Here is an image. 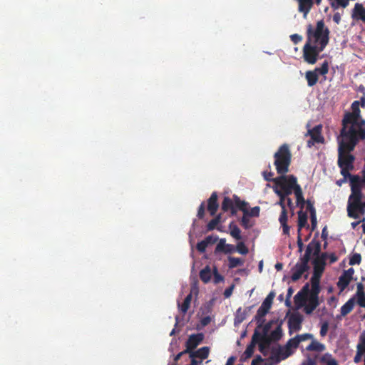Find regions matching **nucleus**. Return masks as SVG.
I'll use <instances>...</instances> for the list:
<instances>
[{
  "label": "nucleus",
  "instance_id": "1",
  "mask_svg": "<svg viewBox=\"0 0 365 365\" xmlns=\"http://www.w3.org/2000/svg\"><path fill=\"white\" fill-rule=\"evenodd\" d=\"M342 128L337 138L339 145L346 146L349 150H354L359 140L365 139V120L341 121Z\"/></svg>",
  "mask_w": 365,
  "mask_h": 365
},
{
  "label": "nucleus",
  "instance_id": "2",
  "mask_svg": "<svg viewBox=\"0 0 365 365\" xmlns=\"http://www.w3.org/2000/svg\"><path fill=\"white\" fill-rule=\"evenodd\" d=\"M307 42L313 45H317L319 51H324L329 40V30L325 27L323 20L318 21L316 29L314 30L311 24L307 26Z\"/></svg>",
  "mask_w": 365,
  "mask_h": 365
},
{
  "label": "nucleus",
  "instance_id": "3",
  "mask_svg": "<svg viewBox=\"0 0 365 365\" xmlns=\"http://www.w3.org/2000/svg\"><path fill=\"white\" fill-rule=\"evenodd\" d=\"M354 150H349L346 146L339 145L337 165L340 168V173L344 177L343 181L351 180L356 175H351L350 172L354 170L355 157L351 154Z\"/></svg>",
  "mask_w": 365,
  "mask_h": 365
},
{
  "label": "nucleus",
  "instance_id": "4",
  "mask_svg": "<svg viewBox=\"0 0 365 365\" xmlns=\"http://www.w3.org/2000/svg\"><path fill=\"white\" fill-rule=\"evenodd\" d=\"M274 165L279 175H285L289 172L292 162V153L289 146L284 143L279 146L274 155Z\"/></svg>",
  "mask_w": 365,
  "mask_h": 365
},
{
  "label": "nucleus",
  "instance_id": "5",
  "mask_svg": "<svg viewBox=\"0 0 365 365\" xmlns=\"http://www.w3.org/2000/svg\"><path fill=\"white\" fill-rule=\"evenodd\" d=\"M274 190H277L285 195L289 196L292 192L295 195V192L302 187L297 182V178L293 175H280V176L274 178Z\"/></svg>",
  "mask_w": 365,
  "mask_h": 365
},
{
  "label": "nucleus",
  "instance_id": "6",
  "mask_svg": "<svg viewBox=\"0 0 365 365\" xmlns=\"http://www.w3.org/2000/svg\"><path fill=\"white\" fill-rule=\"evenodd\" d=\"M359 181V175H355V176L352 177V179L349 180L351 193L349 195V200H348V206H347L348 215H351L350 213L351 212L350 207H359V205L361 202V198H362L361 187V185H358Z\"/></svg>",
  "mask_w": 365,
  "mask_h": 365
},
{
  "label": "nucleus",
  "instance_id": "7",
  "mask_svg": "<svg viewBox=\"0 0 365 365\" xmlns=\"http://www.w3.org/2000/svg\"><path fill=\"white\" fill-rule=\"evenodd\" d=\"M322 51H319V47L317 45H313L306 41L302 48L304 61L309 64L316 63Z\"/></svg>",
  "mask_w": 365,
  "mask_h": 365
},
{
  "label": "nucleus",
  "instance_id": "8",
  "mask_svg": "<svg viewBox=\"0 0 365 365\" xmlns=\"http://www.w3.org/2000/svg\"><path fill=\"white\" fill-rule=\"evenodd\" d=\"M322 125H317L312 129H309L306 135L310 136V140L307 141V147L312 148L315 143H324V138L322 135Z\"/></svg>",
  "mask_w": 365,
  "mask_h": 365
},
{
  "label": "nucleus",
  "instance_id": "9",
  "mask_svg": "<svg viewBox=\"0 0 365 365\" xmlns=\"http://www.w3.org/2000/svg\"><path fill=\"white\" fill-rule=\"evenodd\" d=\"M203 333H197L191 334L186 343H185V351H188L190 354L195 350V349L203 341L204 339Z\"/></svg>",
  "mask_w": 365,
  "mask_h": 365
},
{
  "label": "nucleus",
  "instance_id": "10",
  "mask_svg": "<svg viewBox=\"0 0 365 365\" xmlns=\"http://www.w3.org/2000/svg\"><path fill=\"white\" fill-rule=\"evenodd\" d=\"M354 273V269L353 268H349L347 270L344 271L342 274L339 277L337 282V287L341 291L344 290L348 287L352 279Z\"/></svg>",
  "mask_w": 365,
  "mask_h": 365
},
{
  "label": "nucleus",
  "instance_id": "11",
  "mask_svg": "<svg viewBox=\"0 0 365 365\" xmlns=\"http://www.w3.org/2000/svg\"><path fill=\"white\" fill-rule=\"evenodd\" d=\"M303 317L299 313L292 314L288 320V326L289 330L295 331H299L302 328V323L303 322Z\"/></svg>",
  "mask_w": 365,
  "mask_h": 365
},
{
  "label": "nucleus",
  "instance_id": "12",
  "mask_svg": "<svg viewBox=\"0 0 365 365\" xmlns=\"http://www.w3.org/2000/svg\"><path fill=\"white\" fill-rule=\"evenodd\" d=\"M360 103L358 101H355L351 104V112L346 113L343 118H345L346 120H360L361 118V111L359 109Z\"/></svg>",
  "mask_w": 365,
  "mask_h": 365
},
{
  "label": "nucleus",
  "instance_id": "13",
  "mask_svg": "<svg viewBox=\"0 0 365 365\" xmlns=\"http://www.w3.org/2000/svg\"><path fill=\"white\" fill-rule=\"evenodd\" d=\"M287 347L278 346V347L272 349V355L270 356V359L274 361V364H277L280 362L282 360L287 359L285 357V354L287 353Z\"/></svg>",
  "mask_w": 365,
  "mask_h": 365
},
{
  "label": "nucleus",
  "instance_id": "14",
  "mask_svg": "<svg viewBox=\"0 0 365 365\" xmlns=\"http://www.w3.org/2000/svg\"><path fill=\"white\" fill-rule=\"evenodd\" d=\"M271 342L272 341L268 338V336L261 335V333L257 330V343L259 345V350L264 356L267 355V349Z\"/></svg>",
  "mask_w": 365,
  "mask_h": 365
},
{
  "label": "nucleus",
  "instance_id": "15",
  "mask_svg": "<svg viewBox=\"0 0 365 365\" xmlns=\"http://www.w3.org/2000/svg\"><path fill=\"white\" fill-rule=\"evenodd\" d=\"M299 4L298 10L299 12L304 14V16L305 17L307 14L309 12L314 4V0H297ZM322 0H316V4L319 5L321 3Z\"/></svg>",
  "mask_w": 365,
  "mask_h": 365
},
{
  "label": "nucleus",
  "instance_id": "16",
  "mask_svg": "<svg viewBox=\"0 0 365 365\" xmlns=\"http://www.w3.org/2000/svg\"><path fill=\"white\" fill-rule=\"evenodd\" d=\"M219 207L217 202V195L216 192H213L207 200V210L210 215L213 216L216 214Z\"/></svg>",
  "mask_w": 365,
  "mask_h": 365
},
{
  "label": "nucleus",
  "instance_id": "17",
  "mask_svg": "<svg viewBox=\"0 0 365 365\" xmlns=\"http://www.w3.org/2000/svg\"><path fill=\"white\" fill-rule=\"evenodd\" d=\"M252 306L247 307L245 309L240 307L235 314L234 323L235 325L241 324L251 312Z\"/></svg>",
  "mask_w": 365,
  "mask_h": 365
},
{
  "label": "nucleus",
  "instance_id": "18",
  "mask_svg": "<svg viewBox=\"0 0 365 365\" xmlns=\"http://www.w3.org/2000/svg\"><path fill=\"white\" fill-rule=\"evenodd\" d=\"M309 269V267H306L300 263H297L292 268V279L294 282L297 281L302 277V275Z\"/></svg>",
  "mask_w": 365,
  "mask_h": 365
},
{
  "label": "nucleus",
  "instance_id": "19",
  "mask_svg": "<svg viewBox=\"0 0 365 365\" xmlns=\"http://www.w3.org/2000/svg\"><path fill=\"white\" fill-rule=\"evenodd\" d=\"M210 354V348L208 346H203L196 351H192L189 354L190 358H199L201 361L206 359Z\"/></svg>",
  "mask_w": 365,
  "mask_h": 365
},
{
  "label": "nucleus",
  "instance_id": "20",
  "mask_svg": "<svg viewBox=\"0 0 365 365\" xmlns=\"http://www.w3.org/2000/svg\"><path fill=\"white\" fill-rule=\"evenodd\" d=\"M257 343V330L255 329V332L252 336L251 343L249 345H247V346L244 352V354L246 358H250L252 356V354L254 353V349H255V346Z\"/></svg>",
  "mask_w": 365,
  "mask_h": 365
},
{
  "label": "nucleus",
  "instance_id": "21",
  "mask_svg": "<svg viewBox=\"0 0 365 365\" xmlns=\"http://www.w3.org/2000/svg\"><path fill=\"white\" fill-rule=\"evenodd\" d=\"M268 312V311L259 307L255 317V320L257 324L255 329L259 330L262 327L263 324L265 322L264 317Z\"/></svg>",
  "mask_w": 365,
  "mask_h": 365
},
{
  "label": "nucleus",
  "instance_id": "22",
  "mask_svg": "<svg viewBox=\"0 0 365 365\" xmlns=\"http://www.w3.org/2000/svg\"><path fill=\"white\" fill-rule=\"evenodd\" d=\"M352 18L356 19H360L361 21L365 20V8L361 4H356L353 9Z\"/></svg>",
  "mask_w": 365,
  "mask_h": 365
},
{
  "label": "nucleus",
  "instance_id": "23",
  "mask_svg": "<svg viewBox=\"0 0 365 365\" xmlns=\"http://www.w3.org/2000/svg\"><path fill=\"white\" fill-rule=\"evenodd\" d=\"M312 263L314 266V275L312 277L319 278L324 270L326 262L314 259Z\"/></svg>",
  "mask_w": 365,
  "mask_h": 365
},
{
  "label": "nucleus",
  "instance_id": "24",
  "mask_svg": "<svg viewBox=\"0 0 365 365\" xmlns=\"http://www.w3.org/2000/svg\"><path fill=\"white\" fill-rule=\"evenodd\" d=\"M274 192L277 194V195L279 197V200L276 203L277 205H279L281 207L282 211L280 215H287V210L286 208V199L287 198V195H285L284 194L281 193V192L274 190Z\"/></svg>",
  "mask_w": 365,
  "mask_h": 365
},
{
  "label": "nucleus",
  "instance_id": "25",
  "mask_svg": "<svg viewBox=\"0 0 365 365\" xmlns=\"http://www.w3.org/2000/svg\"><path fill=\"white\" fill-rule=\"evenodd\" d=\"M305 78L307 81V85L309 87H313L318 82L319 76L314 71H307L305 73Z\"/></svg>",
  "mask_w": 365,
  "mask_h": 365
},
{
  "label": "nucleus",
  "instance_id": "26",
  "mask_svg": "<svg viewBox=\"0 0 365 365\" xmlns=\"http://www.w3.org/2000/svg\"><path fill=\"white\" fill-rule=\"evenodd\" d=\"M306 249H309L312 255H318L321 252V243L319 241L314 238L307 245Z\"/></svg>",
  "mask_w": 365,
  "mask_h": 365
},
{
  "label": "nucleus",
  "instance_id": "27",
  "mask_svg": "<svg viewBox=\"0 0 365 365\" xmlns=\"http://www.w3.org/2000/svg\"><path fill=\"white\" fill-rule=\"evenodd\" d=\"M355 304V299L354 297L349 299L341 307V315L342 317L346 316L354 309Z\"/></svg>",
  "mask_w": 365,
  "mask_h": 365
},
{
  "label": "nucleus",
  "instance_id": "28",
  "mask_svg": "<svg viewBox=\"0 0 365 365\" xmlns=\"http://www.w3.org/2000/svg\"><path fill=\"white\" fill-rule=\"evenodd\" d=\"M298 215V233H300L301 230L307 225V214L303 210H299Z\"/></svg>",
  "mask_w": 365,
  "mask_h": 365
},
{
  "label": "nucleus",
  "instance_id": "29",
  "mask_svg": "<svg viewBox=\"0 0 365 365\" xmlns=\"http://www.w3.org/2000/svg\"><path fill=\"white\" fill-rule=\"evenodd\" d=\"M300 343V340H299V338L297 336H295L294 338L290 339L286 344L287 347V354H285V357H289L292 354V351H291V348H297L299 344Z\"/></svg>",
  "mask_w": 365,
  "mask_h": 365
},
{
  "label": "nucleus",
  "instance_id": "30",
  "mask_svg": "<svg viewBox=\"0 0 365 365\" xmlns=\"http://www.w3.org/2000/svg\"><path fill=\"white\" fill-rule=\"evenodd\" d=\"M318 305V297H310L309 304L304 307L305 313L307 314L312 313Z\"/></svg>",
  "mask_w": 365,
  "mask_h": 365
},
{
  "label": "nucleus",
  "instance_id": "31",
  "mask_svg": "<svg viewBox=\"0 0 365 365\" xmlns=\"http://www.w3.org/2000/svg\"><path fill=\"white\" fill-rule=\"evenodd\" d=\"M199 276L204 283L209 282L212 277V272L210 266L207 265L205 268L200 270Z\"/></svg>",
  "mask_w": 365,
  "mask_h": 365
},
{
  "label": "nucleus",
  "instance_id": "32",
  "mask_svg": "<svg viewBox=\"0 0 365 365\" xmlns=\"http://www.w3.org/2000/svg\"><path fill=\"white\" fill-rule=\"evenodd\" d=\"M192 293L190 292L189 294H187L186 296V297L185 298L184 302H182V304H180V303H178V307L183 314L187 313V310L189 309L190 303H191V300H192Z\"/></svg>",
  "mask_w": 365,
  "mask_h": 365
},
{
  "label": "nucleus",
  "instance_id": "33",
  "mask_svg": "<svg viewBox=\"0 0 365 365\" xmlns=\"http://www.w3.org/2000/svg\"><path fill=\"white\" fill-rule=\"evenodd\" d=\"M356 295L357 297V303L360 307H361L364 305L363 303L365 301V293L362 283L357 284V291Z\"/></svg>",
  "mask_w": 365,
  "mask_h": 365
},
{
  "label": "nucleus",
  "instance_id": "34",
  "mask_svg": "<svg viewBox=\"0 0 365 365\" xmlns=\"http://www.w3.org/2000/svg\"><path fill=\"white\" fill-rule=\"evenodd\" d=\"M288 217L287 215H280L279 217V222L282 227L283 234L285 235H289L290 227L287 225Z\"/></svg>",
  "mask_w": 365,
  "mask_h": 365
},
{
  "label": "nucleus",
  "instance_id": "35",
  "mask_svg": "<svg viewBox=\"0 0 365 365\" xmlns=\"http://www.w3.org/2000/svg\"><path fill=\"white\" fill-rule=\"evenodd\" d=\"M294 195L296 197L297 206L300 208V210H302L307 202V200H305L304 198L302 189L301 188L300 190H298L297 192H295Z\"/></svg>",
  "mask_w": 365,
  "mask_h": 365
},
{
  "label": "nucleus",
  "instance_id": "36",
  "mask_svg": "<svg viewBox=\"0 0 365 365\" xmlns=\"http://www.w3.org/2000/svg\"><path fill=\"white\" fill-rule=\"evenodd\" d=\"M229 229L230 230V235L239 240H241L242 239V236L240 235L241 233V231L240 230V228L233 222H230V225H229Z\"/></svg>",
  "mask_w": 365,
  "mask_h": 365
},
{
  "label": "nucleus",
  "instance_id": "37",
  "mask_svg": "<svg viewBox=\"0 0 365 365\" xmlns=\"http://www.w3.org/2000/svg\"><path fill=\"white\" fill-rule=\"evenodd\" d=\"M319 278L312 277V293L310 297H318V294L320 292L319 287Z\"/></svg>",
  "mask_w": 365,
  "mask_h": 365
},
{
  "label": "nucleus",
  "instance_id": "38",
  "mask_svg": "<svg viewBox=\"0 0 365 365\" xmlns=\"http://www.w3.org/2000/svg\"><path fill=\"white\" fill-rule=\"evenodd\" d=\"M233 197L235 200V206H236L240 210L242 211L243 214L246 215V212H247V202L245 201H242L237 195H234Z\"/></svg>",
  "mask_w": 365,
  "mask_h": 365
},
{
  "label": "nucleus",
  "instance_id": "39",
  "mask_svg": "<svg viewBox=\"0 0 365 365\" xmlns=\"http://www.w3.org/2000/svg\"><path fill=\"white\" fill-rule=\"evenodd\" d=\"M282 336V329L281 326L279 325L274 330L271 331L270 334L268 335V338L272 341H277L281 339Z\"/></svg>",
  "mask_w": 365,
  "mask_h": 365
},
{
  "label": "nucleus",
  "instance_id": "40",
  "mask_svg": "<svg viewBox=\"0 0 365 365\" xmlns=\"http://www.w3.org/2000/svg\"><path fill=\"white\" fill-rule=\"evenodd\" d=\"M229 264L228 267L230 269H234L239 266H242L244 264V260L241 258L234 257H228Z\"/></svg>",
  "mask_w": 365,
  "mask_h": 365
},
{
  "label": "nucleus",
  "instance_id": "41",
  "mask_svg": "<svg viewBox=\"0 0 365 365\" xmlns=\"http://www.w3.org/2000/svg\"><path fill=\"white\" fill-rule=\"evenodd\" d=\"M306 349L307 351H322L324 349V346L317 341H312L310 344L307 346Z\"/></svg>",
  "mask_w": 365,
  "mask_h": 365
},
{
  "label": "nucleus",
  "instance_id": "42",
  "mask_svg": "<svg viewBox=\"0 0 365 365\" xmlns=\"http://www.w3.org/2000/svg\"><path fill=\"white\" fill-rule=\"evenodd\" d=\"M307 297L298 292L294 297V304L298 308L303 307L306 302Z\"/></svg>",
  "mask_w": 365,
  "mask_h": 365
},
{
  "label": "nucleus",
  "instance_id": "43",
  "mask_svg": "<svg viewBox=\"0 0 365 365\" xmlns=\"http://www.w3.org/2000/svg\"><path fill=\"white\" fill-rule=\"evenodd\" d=\"M235 205L232 199H230L229 197H224L221 208L222 211L227 212L229 211V209L232 208V206Z\"/></svg>",
  "mask_w": 365,
  "mask_h": 365
},
{
  "label": "nucleus",
  "instance_id": "44",
  "mask_svg": "<svg viewBox=\"0 0 365 365\" xmlns=\"http://www.w3.org/2000/svg\"><path fill=\"white\" fill-rule=\"evenodd\" d=\"M315 73L319 76V74L325 76L329 72V63L327 61H325L321 66V67H317L314 70Z\"/></svg>",
  "mask_w": 365,
  "mask_h": 365
},
{
  "label": "nucleus",
  "instance_id": "45",
  "mask_svg": "<svg viewBox=\"0 0 365 365\" xmlns=\"http://www.w3.org/2000/svg\"><path fill=\"white\" fill-rule=\"evenodd\" d=\"M350 211H351L350 213L351 215H349V216L354 219H357L359 217L357 212H359L361 214H364L365 212L364 208L361 205V203L359 204V207H350Z\"/></svg>",
  "mask_w": 365,
  "mask_h": 365
},
{
  "label": "nucleus",
  "instance_id": "46",
  "mask_svg": "<svg viewBox=\"0 0 365 365\" xmlns=\"http://www.w3.org/2000/svg\"><path fill=\"white\" fill-rule=\"evenodd\" d=\"M240 222L241 225L246 230L250 229L253 226V224L250 222L249 216L245 214L243 215Z\"/></svg>",
  "mask_w": 365,
  "mask_h": 365
},
{
  "label": "nucleus",
  "instance_id": "47",
  "mask_svg": "<svg viewBox=\"0 0 365 365\" xmlns=\"http://www.w3.org/2000/svg\"><path fill=\"white\" fill-rule=\"evenodd\" d=\"M312 253L309 252V249H306L304 256L300 259V264L309 267L308 263L310 260Z\"/></svg>",
  "mask_w": 365,
  "mask_h": 365
},
{
  "label": "nucleus",
  "instance_id": "48",
  "mask_svg": "<svg viewBox=\"0 0 365 365\" xmlns=\"http://www.w3.org/2000/svg\"><path fill=\"white\" fill-rule=\"evenodd\" d=\"M361 262V256L359 253H354L349 259V264H359Z\"/></svg>",
  "mask_w": 365,
  "mask_h": 365
},
{
  "label": "nucleus",
  "instance_id": "49",
  "mask_svg": "<svg viewBox=\"0 0 365 365\" xmlns=\"http://www.w3.org/2000/svg\"><path fill=\"white\" fill-rule=\"evenodd\" d=\"M213 282L215 284H218L221 282H223L224 277L218 272L217 268L214 267L213 269Z\"/></svg>",
  "mask_w": 365,
  "mask_h": 365
},
{
  "label": "nucleus",
  "instance_id": "50",
  "mask_svg": "<svg viewBox=\"0 0 365 365\" xmlns=\"http://www.w3.org/2000/svg\"><path fill=\"white\" fill-rule=\"evenodd\" d=\"M235 250L241 255H247L249 252L248 248L243 242H240L237 245Z\"/></svg>",
  "mask_w": 365,
  "mask_h": 365
},
{
  "label": "nucleus",
  "instance_id": "51",
  "mask_svg": "<svg viewBox=\"0 0 365 365\" xmlns=\"http://www.w3.org/2000/svg\"><path fill=\"white\" fill-rule=\"evenodd\" d=\"M260 207L259 206H255L252 207L250 210H247V212H246V215L249 217H258L259 215Z\"/></svg>",
  "mask_w": 365,
  "mask_h": 365
},
{
  "label": "nucleus",
  "instance_id": "52",
  "mask_svg": "<svg viewBox=\"0 0 365 365\" xmlns=\"http://www.w3.org/2000/svg\"><path fill=\"white\" fill-rule=\"evenodd\" d=\"M219 240L218 244L215 247V252H221L224 250L225 247L226 246V240L225 238H221Z\"/></svg>",
  "mask_w": 365,
  "mask_h": 365
},
{
  "label": "nucleus",
  "instance_id": "53",
  "mask_svg": "<svg viewBox=\"0 0 365 365\" xmlns=\"http://www.w3.org/2000/svg\"><path fill=\"white\" fill-rule=\"evenodd\" d=\"M336 3L332 4V7L334 9H338L339 6L346 8L349 4V0H335Z\"/></svg>",
  "mask_w": 365,
  "mask_h": 365
},
{
  "label": "nucleus",
  "instance_id": "54",
  "mask_svg": "<svg viewBox=\"0 0 365 365\" xmlns=\"http://www.w3.org/2000/svg\"><path fill=\"white\" fill-rule=\"evenodd\" d=\"M208 245L205 240L197 242L196 248L200 253H204Z\"/></svg>",
  "mask_w": 365,
  "mask_h": 365
},
{
  "label": "nucleus",
  "instance_id": "55",
  "mask_svg": "<svg viewBox=\"0 0 365 365\" xmlns=\"http://www.w3.org/2000/svg\"><path fill=\"white\" fill-rule=\"evenodd\" d=\"M205 242H207V244L209 245H211V244H215L216 242L218 241L219 238L217 235H209L207 237H206L205 239Z\"/></svg>",
  "mask_w": 365,
  "mask_h": 365
},
{
  "label": "nucleus",
  "instance_id": "56",
  "mask_svg": "<svg viewBox=\"0 0 365 365\" xmlns=\"http://www.w3.org/2000/svg\"><path fill=\"white\" fill-rule=\"evenodd\" d=\"M306 205H307V210L309 212L310 215L316 214V210L314 207L313 203L312 202V201L310 200H307Z\"/></svg>",
  "mask_w": 365,
  "mask_h": 365
},
{
  "label": "nucleus",
  "instance_id": "57",
  "mask_svg": "<svg viewBox=\"0 0 365 365\" xmlns=\"http://www.w3.org/2000/svg\"><path fill=\"white\" fill-rule=\"evenodd\" d=\"M272 327V322H269L264 325L263 324L260 329H262V333L261 335L268 336V332L269 331Z\"/></svg>",
  "mask_w": 365,
  "mask_h": 365
},
{
  "label": "nucleus",
  "instance_id": "58",
  "mask_svg": "<svg viewBox=\"0 0 365 365\" xmlns=\"http://www.w3.org/2000/svg\"><path fill=\"white\" fill-rule=\"evenodd\" d=\"M356 348L365 354V336L360 337V342L357 344Z\"/></svg>",
  "mask_w": 365,
  "mask_h": 365
},
{
  "label": "nucleus",
  "instance_id": "59",
  "mask_svg": "<svg viewBox=\"0 0 365 365\" xmlns=\"http://www.w3.org/2000/svg\"><path fill=\"white\" fill-rule=\"evenodd\" d=\"M263 176H264V178L266 181L267 182H274V178H273V175H274V173L272 172H267V171H264L263 172Z\"/></svg>",
  "mask_w": 365,
  "mask_h": 365
},
{
  "label": "nucleus",
  "instance_id": "60",
  "mask_svg": "<svg viewBox=\"0 0 365 365\" xmlns=\"http://www.w3.org/2000/svg\"><path fill=\"white\" fill-rule=\"evenodd\" d=\"M235 251V247L234 245L231 244H227L225 247L224 250H222L221 252H223L225 254H231Z\"/></svg>",
  "mask_w": 365,
  "mask_h": 365
},
{
  "label": "nucleus",
  "instance_id": "61",
  "mask_svg": "<svg viewBox=\"0 0 365 365\" xmlns=\"http://www.w3.org/2000/svg\"><path fill=\"white\" fill-rule=\"evenodd\" d=\"M328 329H329L328 322H324L320 329V335L322 336H326L327 334V331H328Z\"/></svg>",
  "mask_w": 365,
  "mask_h": 365
},
{
  "label": "nucleus",
  "instance_id": "62",
  "mask_svg": "<svg viewBox=\"0 0 365 365\" xmlns=\"http://www.w3.org/2000/svg\"><path fill=\"white\" fill-rule=\"evenodd\" d=\"M290 38H291L292 41L294 44L299 43L302 40V36H300V35H299L297 34H294L291 35L290 36Z\"/></svg>",
  "mask_w": 365,
  "mask_h": 365
},
{
  "label": "nucleus",
  "instance_id": "63",
  "mask_svg": "<svg viewBox=\"0 0 365 365\" xmlns=\"http://www.w3.org/2000/svg\"><path fill=\"white\" fill-rule=\"evenodd\" d=\"M205 215V203L202 202L200 207H198L197 210V217L200 219H202L204 217Z\"/></svg>",
  "mask_w": 365,
  "mask_h": 365
},
{
  "label": "nucleus",
  "instance_id": "64",
  "mask_svg": "<svg viewBox=\"0 0 365 365\" xmlns=\"http://www.w3.org/2000/svg\"><path fill=\"white\" fill-rule=\"evenodd\" d=\"M211 322V317L210 316H206L202 317L200 319V324L202 327H206Z\"/></svg>",
  "mask_w": 365,
  "mask_h": 365
}]
</instances>
